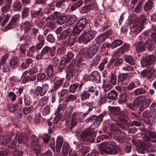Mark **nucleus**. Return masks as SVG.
Instances as JSON below:
<instances>
[{"label": "nucleus", "instance_id": "nucleus-1", "mask_svg": "<svg viewBox=\"0 0 156 156\" xmlns=\"http://www.w3.org/2000/svg\"><path fill=\"white\" fill-rule=\"evenodd\" d=\"M108 109L113 116V120L117 121L116 124L119 127L123 129H126L127 126L129 125L127 122L129 117L125 114V112L120 110V108L119 107L109 106Z\"/></svg>", "mask_w": 156, "mask_h": 156}, {"label": "nucleus", "instance_id": "nucleus-2", "mask_svg": "<svg viewBox=\"0 0 156 156\" xmlns=\"http://www.w3.org/2000/svg\"><path fill=\"white\" fill-rule=\"evenodd\" d=\"M81 144H79V149L83 156H84L90 149L89 147L85 145L86 142H91L93 140V135L92 131L88 129L84 130L79 136Z\"/></svg>", "mask_w": 156, "mask_h": 156}, {"label": "nucleus", "instance_id": "nucleus-3", "mask_svg": "<svg viewBox=\"0 0 156 156\" xmlns=\"http://www.w3.org/2000/svg\"><path fill=\"white\" fill-rule=\"evenodd\" d=\"M96 32L91 30H84L79 37L78 42L80 43L87 44L92 40L95 37Z\"/></svg>", "mask_w": 156, "mask_h": 156}, {"label": "nucleus", "instance_id": "nucleus-4", "mask_svg": "<svg viewBox=\"0 0 156 156\" xmlns=\"http://www.w3.org/2000/svg\"><path fill=\"white\" fill-rule=\"evenodd\" d=\"M139 41L136 43V51L139 52H141L145 50L146 47L148 51H151L153 50L155 48V46L154 42L151 39H149L145 41L144 44L143 40H141L139 38ZM138 41V40H137Z\"/></svg>", "mask_w": 156, "mask_h": 156}, {"label": "nucleus", "instance_id": "nucleus-5", "mask_svg": "<svg viewBox=\"0 0 156 156\" xmlns=\"http://www.w3.org/2000/svg\"><path fill=\"white\" fill-rule=\"evenodd\" d=\"M117 147L115 146L106 142L102 143L99 148V151L102 154L105 153L114 154L117 152Z\"/></svg>", "mask_w": 156, "mask_h": 156}, {"label": "nucleus", "instance_id": "nucleus-6", "mask_svg": "<svg viewBox=\"0 0 156 156\" xmlns=\"http://www.w3.org/2000/svg\"><path fill=\"white\" fill-rule=\"evenodd\" d=\"M117 147L115 146L106 142L102 143L99 148V151L102 154L105 153L114 154L117 152Z\"/></svg>", "mask_w": 156, "mask_h": 156}, {"label": "nucleus", "instance_id": "nucleus-7", "mask_svg": "<svg viewBox=\"0 0 156 156\" xmlns=\"http://www.w3.org/2000/svg\"><path fill=\"white\" fill-rule=\"evenodd\" d=\"M87 20L86 19L81 18L77 22L74 27L72 33L73 36L79 34L84 29L87 24Z\"/></svg>", "mask_w": 156, "mask_h": 156}, {"label": "nucleus", "instance_id": "nucleus-8", "mask_svg": "<svg viewBox=\"0 0 156 156\" xmlns=\"http://www.w3.org/2000/svg\"><path fill=\"white\" fill-rule=\"evenodd\" d=\"M85 117L83 114L82 115L79 113H73L71 116V125H69V129H72L74 127L76 126L78 121L81 122H83Z\"/></svg>", "mask_w": 156, "mask_h": 156}, {"label": "nucleus", "instance_id": "nucleus-9", "mask_svg": "<svg viewBox=\"0 0 156 156\" xmlns=\"http://www.w3.org/2000/svg\"><path fill=\"white\" fill-rule=\"evenodd\" d=\"M66 0H57L55 2V6L58 8V11L55 12L52 14L50 15L51 18H53V17H56L60 16L61 12L65 9V5L64 3Z\"/></svg>", "mask_w": 156, "mask_h": 156}, {"label": "nucleus", "instance_id": "nucleus-10", "mask_svg": "<svg viewBox=\"0 0 156 156\" xmlns=\"http://www.w3.org/2000/svg\"><path fill=\"white\" fill-rule=\"evenodd\" d=\"M20 17V15L18 13L12 16L10 21L5 27V30L15 27L17 24Z\"/></svg>", "mask_w": 156, "mask_h": 156}, {"label": "nucleus", "instance_id": "nucleus-11", "mask_svg": "<svg viewBox=\"0 0 156 156\" xmlns=\"http://www.w3.org/2000/svg\"><path fill=\"white\" fill-rule=\"evenodd\" d=\"M106 115V112H103V113L100 114L98 116V118L97 119L95 120L93 122V123L91 125L90 129H88L92 131V133L93 135V137L94 136L95 134L93 131V130L94 128L97 127L99 125L101 122H102L103 118Z\"/></svg>", "mask_w": 156, "mask_h": 156}, {"label": "nucleus", "instance_id": "nucleus-12", "mask_svg": "<svg viewBox=\"0 0 156 156\" xmlns=\"http://www.w3.org/2000/svg\"><path fill=\"white\" fill-rule=\"evenodd\" d=\"M56 48L55 46L52 48L47 46L44 47L42 49L44 55V58H48L50 55L54 56L56 53Z\"/></svg>", "mask_w": 156, "mask_h": 156}, {"label": "nucleus", "instance_id": "nucleus-13", "mask_svg": "<svg viewBox=\"0 0 156 156\" xmlns=\"http://www.w3.org/2000/svg\"><path fill=\"white\" fill-rule=\"evenodd\" d=\"M155 59V58L153 55L145 57L140 61L141 66L143 67L149 66L153 63Z\"/></svg>", "mask_w": 156, "mask_h": 156}, {"label": "nucleus", "instance_id": "nucleus-14", "mask_svg": "<svg viewBox=\"0 0 156 156\" xmlns=\"http://www.w3.org/2000/svg\"><path fill=\"white\" fill-rule=\"evenodd\" d=\"M114 137L116 138V140L118 142H122L125 140L126 136V133L123 131L117 129L114 132Z\"/></svg>", "mask_w": 156, "mask_h": 156}, {"label": "nucleus", "instance_id": "nucleus-15", "mask_svg": "<svg viewBox=\"0 0 156 156\" xmlns=\"http://www.w3.org/2000/svg\"><path fill=\"white\" fill-rule=\"evenodd\" d=\"M150 117L151 118L144 120V122L149 127L152 126L156 121V113L155 111H153L150 113Z\"/></svg>", "mask_w": 156, "mask_h": 156}, {"label": "nucleus", "instance_id": "nucleus-16", "mask_svg": "<svg viewBox=\"0 0 156 156\" xmlns=\"http://www.w3.org/2000/svg\"><path fill=\"white\" fill-rule=\"evenodd\" d=\"M33 25L32 21L26 20L23 22L21 23V27L24 30V33L28 32L31 30Z\"/></svg>", "mask_w": 156, "mask_h": 156}, {"label": "nucleus", "instance_id": "nucleus-17", "mask_svg": "<svg viewBox=\"0 0 156 156\" xmlns=\"http://www.w3.org/2000/svg\"><path fill=\"white\" fill-rule=\"evenodd\" d=\"M89 77L91 80L97 83L101 82V77L99 73L96 71L92 72L90 75Z\"/></svg>", "mask_w": 156, "mask_h": 156}, {"label": "nucleus", "instance_id": "nucleus-18", "mask_svg": "<svg viewBox=\"0 0 156 156\" xmlns=\"http://www.w3.org/2000/svg\"><path fill=\"white\" fill-rule=\"evenodd\" d=\"M129 44H126L122 45L119 48L115 54V56H119L123 54L129 48Z\"/></svg>", "mask_w": 156, "mask_h": 156}, {"label": "nucleus", "instance_id": "nucleus-19", "mask_svg": "<svg viewBox=\"0 0 156 156\" xmlns=\"http://www.w3.org/2000/svg\"><path fill=\"white\" fill-rule=\"evenodd\" d=\"M63 143V139L60 136L57 137L56 141V151L57 154H59Z\"/></svg>", "mask_w": 156, "mask_h": 156}, {"label": "nucleus", "instance_id": "nucleus-20", "mask_svg": "<svg viewBox=\"0 0 156 156\" xmlns=\"http://www.w3.org/2000/svg\"><path fill=\"white\" fill-rule=\"evenodd\" d=\"M46 72L48 78H49L50 80H54L56 77H54V74L53 71V66L52 65L49 66L46 69Z\"/></svg>", "mask_w": 156, "mask_h": 156}, {"label": "nucleus", "instance_id": "nucleus-21", "mask_svg": "<svg viewBox=\"0 0 156 156\" xmlns=\"http://www.w3.org/2000/svg\"><path fill=\"white\" fill-rule=\"evenodd\" d=\"M11 17V15L9 13H7L5 15H2L0 16V24L3 27L8 22Z\"/></svg>", "mask_w": 156, "mask_h": 156}, {"label": "nucleus", "instance_id": "nucleus-22", "mask_svg": "<svg viewBox=\"0 0 156 156\" xmlns=\"http://www.w3.org/2000/svg\"><path fill=\"white\" fill-rule=\"evenodd\" d=\"M83 109L84 111H86V112L83 114L84 116L85 117L87 115H88L90 112L93 109V107L91 105L90 103L84 102L82 104Z\"/></svg>", "mask_w": 156, "mask_h": 156}, {"label": "nucleus", "instance_id": "nucleus-23", "mask_svg": "<svg viewBox=\"0 0 156 156\" xmlns=\"http://www.w3.org/2000/svg\"><path fill=\"white\" fill-rule=\"evenodd\" d=\"M146 18L144 15L141 16L139 18H137L133 24H135L136 27H141L143 28V23L145 21Z\"/></svg>", "mask_w": 156, "mask_h": 156}, {"label": "nucleus", "instance_id": "nucleus-24", "mask_svg": "<svg viewBox=\"0 0 156 156\" xmlns=\"http://www.w3.org/2000/svg\"><path fill=\"white\" fill-rule=\"evenodd\" d=\"M55 20L53 18H51L50 16L48 17L46 19L45 24L47 27L53 29L55 27Z\"/></svg>", "mask_w": 156, "mask_h": 156}, {"label": "nucleus", "instance_id": "nucleus-25", "mask_svg": "<svg viewBox=\"0 0 156 156\" xmlns=\"http://www.w3.org/2000/svg\"><path fill=\"white\" fill-rule=\"evenodd\" d=\"M71 1L75 2L70 7V11H73L76 10L77 8L81 6L83 3V1L82 0H71Z\"/></svg>", "mask_w": 156, "mask_h": 156}, {"label": "nucleus", "instance_id": "nucleus-26", "mask_svg": "<svg viewBox=\"0 0 156 156\" xmlns=\"http://www.w3.org/2000/svg\"><path fill=\"white\" fill-rule=\"evenodd\" d=\"M90 95V93L87 90H84L79 94L81 100L83 101L89 99Z\"/></svg>", "mask_w": 156, "mask_h": 156}, {"label": "nucleus", "instance_id": "nucleus-27", "mask_svg": "<svg viewBox=\"0 0 156 156\" xmlns=\"http://www.w3.org/2000/svg\"><path fill=\"white\" fill-rule=\"evenodd\" d=\"M145 98V96L140 95L137 97L133 101V106L137 107L139 106L141 107L142 102V99Z\"/></svg>", "mask_w": 156, "mask_h": 156}, {"label": "nucleus", "instance_id": "nucleus-28", "mask_svg": "<svg viewBox=\"0 0 156 156\" xmlns=\"http://www.w3.org/2000/svg\"><path fill=\"white\" fill-rule=\"evenodd\" d=\"M30 9L29 8L24 7L21 13V18L22 20L25 19L28 17L29 16Z\"/></svg>", "mask_w": 156, "mask_h": 156}, {"label": "nucleus", "instance_id": "nucleus-29", "mask_svg": "<svg viewBox=\"0 0 156 156\" xmlns=\"http://www.w3.org/2000/svg\"><path fill=\"white\" fill-rule=\"evenodd\" d=\"M71 30V28L69 27L64 30L59 36L60 40H62L67 37Z\"/></svg>", "mask_w": 156, "mask_h": 156}, {"label": "nucleus", "instance_id": "nucleus-30", "mask_svg": "<svg viewBox=\"0 0 156 156\" xmlns=\"http://www.w3.org/2000/svg\"><path fill=\"white\" fill-rule=\"evenodd\" d=\"M80 53L81 54L83 53L84 55V58L86 59H90L94 55L89 49H85L83 51H81Z\"/></svg>", "mask_w": 156, "mask_h": 156}, {"label": "nucleus", "instance_id": "nucleus-31", "mask_svg": "<svg viewBox=\"0 0 156 156\" xmlns=\"http://www.w3.org/2000/svg\"><path fill=\"white\" fill-rule=\"evenodd\" d=\"M136 150L137 152L140 154H144L146 151V146L144 145L142 142H140L136 147Z\"/></svg>", "mask_w": 156, "mask_h": 156}, {"label": "nucleus", "instance_id": "nucleus-32", "mask_svg": "<svg viewBox=\"0 0 156 156\" xmlns=\"http://www.w3.org/2000/svg\"><path fill=\"white\" fill-rule=\"evenodd\" d=\"M145 97L142 99V102L141 107H140L139 109L140 111H142L144 109L147 108L151 102L150 100L149 99H145Z\"/></svg>", "mask_w": 156, "mask_h": 156}, {"label": "nucleus", "instance_id": "nucleus-33", "mask_svg": "<svg viewBox=\"0 0 156 156\" xmlns=\"http://www.w3.org/2000/svg\"><path fill=\"white\" fill-rule=\"evenodd\" d=\"M118 96L117 91L114 90H112L109 92L107 95V98L110 100H115Z\"/></svg>", "mask_w": 156, "mask_h": 156}, {"label": "nucleus", "instance_id": "nucleus-34", "mask_svg": "<svg viewBox=\"0 0 156 156\" xmlns=\"http://www.w3.org/2000/svg\"><path fill=\"white\" fill-rule=\"evenodd\" d=\"M12 6L14 11L18 12L21 10L22 7L21 2L18 0L13 2Z\"/></svg>", "mask_w": 156, "mask_h": 156}, {"label": "nucleus", "instance_id": "nucleus-35", "mask_svg": "<svg viewBox=\"0 0 156 156\" xmlns=\"http://www.w3.org/2000/svg\"><path fill=\"white\" fill-rule=\"evenodd\" d=\"M64 80V78H59L56 81L54 84V90L55 91H57L62 86Z\"/></svg>", "mask_w": 156, "mask_h": 156}, {"label": "nucleus", "instance_id": "nucleus-36", "mask_svg": "<svg viewBox=\"0 0 156 156\" xmlns=\"http://www.w3.org/2000/svg\"><path fill=\"white\" fill-rule=\"evenodd\" d=\"M80 53H79L78 54V56H76L75 59H73L71 63H70V64H72V66L75 65L76 62L77 60V61L76 63V64H79L80 63H81L84 61L83 60V57L80 56Z\"/></svg>", "mask_w": 156, "mask_h": 156}, {"label": "nucleus", "instance_id": "nucleus-37", "mask_svg": "<svg viewBox=\"0 0 156 156\" xmlns=\"http://www.w3.org/2000/svg\"><path fill=\"white\" fill-rule=\"evenodd\" d=\"M109 81L113 85H116L117 83V78L116 75L111 73L109 75Z\"/></svg>", "mask_w": 156, "mask_h": 156}, {"label": "nucleus", "instance_id": "nucleus-38", "mask_svg": "<svg viewBox=\"0 0 156 156\" xmlns=\"http://www.w3.org/2000/svg\"><path fill=\"white\" fill-rule=\"evenodd\" d=\"M154 6V0H148L144 5V9L145 10L151 9Z\"/></svg>", "mask_w": 156, "mask_h": 156}, {"label": "nucleus", "instance_id": "nucleus-39", "mask_svg": "<svg viewBox=\"0 0 156 156\" xmlns=\"http://www.w3.org/2000/svg\"><path fill=\"white\" fill-rule=\"evenodd\" d=\"M106 35L103 33L99 35L95 39V41L98 44L100 45L101 43L104 41L106 38Z\"/></svg>", "mask_w": 156, "mask_h": 156}, {"label": "nucleus", "instance_id": "nucleus-40", "mask_svg": "<svg viewBox=\"0 0 156 156\" xmlns=\"http://www.w3.org/2000/svg\"><path fill=\"white\" fill-rule=\"evenodd\" d=\"M124 58L125 62L131 65H134L135 63V61L134 58L131 55L126 56L124 57Z\"/></svg>", "mask_w": 156, "mask_h": 156}, {"label": "nucleus", "instance_id": "nucleus-41", "mask_svg": "<svg viewBox=\"0 0 156 156\" xmlns=\"http://www.w3.org/2000/svg\"><path fill=\"white\" fill-rule=\"evenodd\" d=\"M141 75L144 77L149 79L151 76V71L150 69H149L144 70L141 72Z\"/></svg>", "mask_w": 156, "mask_h": 156}, {"label": "nucleus", "instance_id": "nucleus-42", "mask_svg": "<svg viewBox=\"0 0 156 156\" xmlns=\"http://www.w3.org/2000/svg\"><path fill=\"white\" fill-rule=\"evenodd\" d=\"M100 45L95 42L88 49L94 55L97 52Z\"/></svg>", "mask_w": 156, "mask_h": 156}, {"label": "nucleus", "instance_id": "nucleus-43", "mask_svg": "<svg viewBox=\"0 0 156 156\" xmlns=\"http://www.w3.org/2000/svg\"><path fill=\"white\" fill-rule=\"evenodd\" d=\"M69 146L66 142L63 143L62 147V156H66L68 154L69 150Z\"/></svg>", "mask_w": 156, "mask_h": 156}, {"label": "nucleus", "instance_id": "nucleus-44", "mask_svg": "<svg viewBox=\"0 0 156 156\" xmlns=\"http://www.w3.org/2000/svg\"><path fill=\"white\" fill-rule=\"evenodd\" d=\"M48 77L45 73H38L37 75V80L38 81L41 82L43 80H48Z\"/></svg>", "mask_w": 156, "mask_h": 156}, {"label": "nucleus", "instance_id": "nucleus-45", "mask_svg": "<svg viewBox=\"0 0 156 156\" xmlns=\"http://www.w3.org/2000/svg\"><path fill=\"white\" fill-rule=\"evenodd\" d=\"M140 83L137 81H135L130 83L127 87L129 90H131L135 87H138L140 86Z\"/></svg>", "mask_w": 156, "mask_h": 156}, {"label": "nucleus", "instance_id": "nucleus-46", "mask_svg": "<svg viewBox=\"0 0 156 156\" xmlns=\"http://www.w3.org/2000/svg\"><path fill=\"white\" fill-rule=\"evenodd\" d=\"M110 64L109 63H108L107 61L105 60H103L102 62L99 64L98 66V67L101 71H102L104 69L105 66L107 65L108 67Z\"/></svg>", "mask_w": 156, "mask_h": 156}, {"label": "nucleus", "instance_id": "nucleus-47", "mask_svg": "<svg viewBox=\"0 0 156 156\" xmlns=\"http://www.w3.org/2000/svg\"><path fill=\"white\" fill-rule=\"evenodd\" d=\"M36 48L34 46H32L29 48V50L27 52V55L28 57L32 56L33 54L35 53L37 50Z\"/></svg>", "mask_w": 156, "mask_h": 156}, {"label": "nucleus", "instance_id": "nucleus-48", "mask_svg": "<svg viewBox=\"0 0 156 156\" xmlns=\"http://www.w3.org/2000/svg\"><path fill=\"white\" fill-rule=\"evenodd\" d=\"M146 92V90L143 88L142 87L137 88L133 92V93L135 95H138L145 94Z\"/></svg>", "mask_w": 156, "mask_h": 156}, {"label": "nucleus", "instance_id": "nucleus-49", "mask_svg": "<svg viewBox=\"0 0 156 156\" xmlns=\"http://www.w3.org/2000/svg\"><path fill=\"white\" fill-rule=\"evenodd\" d=\"M43 91L42 87L40 86H37L35 89L34 91L32 93L34 97H37L40 95L41 96V94Z\"/></svg>", "mask_w": 156, "mask_h": 156}, {"label": "nucleus", "instance_id": "nucleus-50", "mask_svg": "<svg viewBox=\"0 0 156 156\" xmlns=\"http://www.w3.org/2000/svg\"><path fill=\"white\" fill-rule=\"evenodd\" d=\"M18 62V58L16 57H12L9 61V65L11 67H13L16 66Z\"/></svg>", "mask_w": 156, "mask_h": 156}, {"label": "nucleus", "instance_id": "nucleus-51", "mask_svg": "<svg viewBox=\"0 0 156 156\" xmlns=\"http://www.w3.org/2000/svg\"><path fill=\"white\" fill-rule=\"evenodd\" d=\"M42 9L41 8L37 10H33L31 11L30 15L32 18L36 17L38 15L41 14Z\"/></svg>", "mask_w": 156, "mask_h": 156}, {"label": "nucleus", "instance_id": "nucleus-52", "mask_svg": "<svg viewBox=\"0 0 156 156\" xmlns=\"http://www.w3.org/2000/svg\"><path fill=\"white\" fill-rule=\"evenodd\" d=\"M123 41L121 40L116 39L112 42V48H114L122 44Z\"/></svg>", "mask_w": 156, "mask_h": 156}, {"label": "nucleus", "instance_id": "nucleus-53", "mask_svg": "<svg viewBox=\"0 0 156 156\" xmlns=\"http://www.w3.org/2000/svg\"><path fill=\"white\" fill-rule=\"evenodd\" d=\"M77 98V95L70 94L66 97V100L67 101H72L76 100Z\"/></svg>", "mask_w": 156, "mask_h": 156}, {"label": "nucleus", "instance_id": "nucleus-54", "mask_svg": "<svg viewBox=\"0 0 156 156\" xmlns=\"http://www.w3.org/2000/svg\"><path fill=\"white\" fill-rule=\"evenodd\" d=\"M142 29L143 28H141V27H136V25L133 24L132 26V31L134 34H136L140 32Z\"/></svg>", "mask_w": 156, "mask_h": 156}, {"label": "nucleus", "instance_id": "nucleus-55", "mask_svg": "<svg viewBox=\"0 0 156 156\" xmlns=\"http://www.w3.org/2000/svg\"><path fill=\"white\" fill-rule=\"evenodd\" d=\"M19 105L17 103H14L13 105H11L8 107V108L11 112H13L17 110Z\"/></svg>", "mask_w": 156, "mask_h": 156}, {"label": "nucleus", "instance_id": "nucleus-56", "mask_svg": "<svg viewBox=\"0 0 156 156\" xmlns=\"http://www.w3.org/2000/svg\"><path fill=\"white\" fill-rule=\"evenodd\" d=\"M125 94H122L119 96V98L118 100V102L119 104L125 102L127 101V99Z\"/></svg>", "mask_w": 156, "mask_h": 156}, {"label": "nucleus", "instance_id": "nucleus-57", "mask_svg": "<svg viewBox=\"0 0 156 156\" xmlns=\"http://www.w3.org/2000/svg\"><path fill=\"white\" fill-rule=\"evenodd\" d=\"M127 73H122L119 75L118 77V82H121L126 80L127 77Z\"/></svg>", "mask_w": 156, "mask_h": 156}, {"label": "nucleus", "instance_id": "nucleus-58", "mask_svg": "<svg viewBox=\"0 0 156 156\" xmlns=\"http://www.w3.org/2000/svg\"><path fill=\"white\" fill-rule=\"evenodd\" d=\"M66 20V16H61L57 19L56 23L59 25H62L65 22Z\"/></svg>", "mask_w": 156, "mask_h": 156}, {"label": "nucleus", "instance_id": "nucleus-59", "mask_svg": "<svg viewBox=\"0 0 156 156\" xmlns=\"http://www.w3.org/2000/svg\"><path fill=\"white\" fill-rule=\"evenodd\" d=\"M74 52L69 51L68 52L66 56V59L65 62L66 63H68L71 59H72L74 57Z\"/></svg>", "mask_w": 156, "mask_h": 156}, {"label": "nucleus", "instance_id": "nucleus-60", "mask_svg": "<svg viewBox=\"0 0 156 156\" xmlns=\"http://www.w3.org/2000/svg\"><path fill=\"white\" fill-rule=\"evenodd\" d=\"M76 17L75 16H70L67 21L66 25H69L73 24L76 21Z\"/></svg>", "mask_w": 156, "mask_h": 156}, {"label": "nucleus", "instance_id": "nucleus-61", "mask_svg": "<svg viewBox=\"0 0 156 156\" xmlns=\"http://www.w3.org/2000/svg\"><path fill=\"white\" fill-rule=\"evenodd\" d=\"M8 96L12 102H14L16 99V95L13 92L10 91L9 92Z\"/></svg>", "mask_w": 156, "mask_h": 156}, {"label": "nucleus", "instance_id": "nucleus-62", "mask_svg": "<svg viewBox=\"0 0 156 156\" xmlns=\"http://www.w3.org/2000/svg\"><path fill=\"white\" fill-rule=\"evenodd\" d=\"M79 85V84L77 83L71 84L69 87V91L71 93H74Z\"/></svg>", "mask_w": 156, "mask_h": 156}, {"label": "nucleus", "instance_id": "nucleus-63", "mask_svg": "<svg viewBox=\"0 0 156 156\" xmlns=\"http://www.w3.org/2000/svg\"><path fill=\"white\" fill-rule=\"evenodd\" d=\"M98 116L96 115H92L90 117L85 119L84 122L86 123H91L93 122L95 120L97 119L98 118Z\"/></svg>", "mask_w": 156, "mask_h": 156}, {"label": "nucleus", "instance_id": "nucleus-64", "mask_svg": "<svg viewBox=\"0 0 156 156\" xmlns=\"http://www.w3.org/2000/svg\"><path fill=\"white\" fill-rule=\"evenodd\" d=\"M48 98L47 97H44L41 98L39 101V104L40 106H44L48 102Z\"/></svg>", "mask_w": 156, "mask_h": 156}]
</instances>
